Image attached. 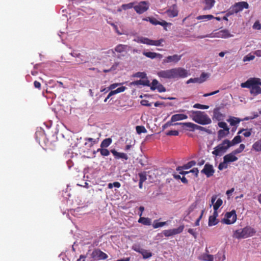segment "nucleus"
<instances>
[{
  "label": "nucleus",
  "mask_w": 261,
  "mask_h": 261,
  "mask_svg": "<svg viewBox=\"0 0 261 261\" xmlns=\"http://www.w3.org/2000/svg\"><path fill=\"white\" fill-rule=\"evenodd\" d=\"M213 113H214V115H213V119H216L217 121L222 120L224 117V115L220 113V109L219 108H215L214 109Z\"/></svg>",
  "instance_id": "nucleus-19"
},
{
  "label": "nucleus",
  "mask_w": 261,
  "mask_h": 261,
  "mask_svg": "<svg viewBox=\"0 0 261 261\" xmlns=\"http://www.w3.org/2000/svg\"><path fill=\"white\" fill-rule=\"evenodd\" d=\"M243 132H244L243 133V135H244V136L246 137H248L250 136L251 135L252 129L251 128L249 129H246L244 128L241 129V130H240L238 132V134H240L242 133Z\"/></svg>",
  "instance_id": "nucleus-36"
},
{
  "label": "nucleus",
  "mask_w": 261,
  "mask_h": 261,
  "mask_svg": "<svg viewBox=\"0 0 261 261\" xmlns=\"http://www.w3.org/2000/svg\"><path fill=\"white\" fill-rule=\"evenodd\" d=\"M181 125H183L184 126H185L188 128H189L190 130H194L196 129L197 124H195V123L191 122H188L181 123Z\"/></svg>",
  "instance_id": "nucleus-34"
},
{
  "label": "nucleus",
  "mask_w": 261,
  "mask_h": 261,
  "mask_svg": "<svg viewBox=\"0 0 261 261\" xmlns=\"http://www.w3.org/2000/svg\"><path fill=\"white\" fill-rule=\"evenodd\" d=\"M215 3V0H204L205 6L204 8V10L211 9L214 6Z\"/></svg>",
  "instance_id": "nucleus-32"
},
{
  "label": "nucleus",
  "mask_w": 261,
  "mask_h": 261,
  "mask_svg": "<svg viewBox=\"0 0 261 261\" xmlns=\"http://www.w3.org/2000/svg\"><path fill=\"white\" fill-rule=\"evenodd\" d=\"M252 148L257 151L261 150V139L253 144Z\"/></svg>",
  "instance_id": "nucleus-38"
},
{
  "label": "nucleus",
  "mask_w": 261,
  "mask_h": 261,
  "mask_svg": "<svg viewBox=\"0 0 261 261\" xmlns=\"http://www.w3.org/2000/svg\"><path fill=\"white\" fill-rule=\"evenodd\" d=\"M166 222H158L157 221H154L152 226L154 228H157L159 227H163L165 225H166Z\"/></svg>",
  "instance_id": "nucleus-44"
},
{
  "label": "nucleus",
  "mask_w": 261,
  "mask_h": 261,
  "mask_svg": "<svg viewBox=\"0 0 261 261\" xmlns=\"http://www.w3.org/2000/svg\"><path fill=\"white\" fill-rule=\"evenodd\" d=\"M188 118V116L186 115L183 114H177L173 115L171 117V121H177L181 120L186 119Z\"/></svg>",
  "instance_id": "nucleus-23"
},
{
  "label": "nucleus",
  "mask_w": 261,
  "mask_h": 261,
  "mask_svg": "<svg viewBox=\"0 0 261 261\" xmlns=\"http://www.w3.org/2000/svg\"><path fill=\"white\" fill-rule=\"evenodd\" d=\"M253 28L254 29H257V30H260L261 29V25H260V23L259 22V21H256L254 23V24L253 25Z\"/></svg>",
  "instance_id": "nucleus-58"
},
{
  "label": "nucleus",
  "mask_w": 261,
  "mask_h": 261,
  "mask_svg": "<svg viewBox=\"0 0 261 261\" xmlns=\"http://www.w3.org/2000/svg\"><path fill=\"white\" fill-rule=\"evenodd\" d=\"M163 233L166 237H169L172 236L171 229L164 230H163Z\"/></svg>",
  "instance_id": "nucleus-55"
},
{
  "label": "nucleus",
  "mask_w": 261,
  "mask_h": 261,
  "mask_svg": "<svg viewBox=\"0 0 261 261\" xmlns=\"http://www.w3.org/2000/svg\"><path fill=\"white\" fill-rule=\"evenodd\" d=\"M112 141L111 138H107L101 142L100 147L101 148H107L112 144Z\"/></svg>",
  "instance_id": "nucleus-30"
},
{
  "label": "nucleus",
  "mask_w": 261,
  "mask_h": 261,
  "mask_svg": "<svg viewBox=\"0 0 261 261\" xmlns=\"http://www.w3.org/2000/svg\"><path fill=\"white\" fill-rule=\"evenodd\" d=\"M164 41V39H160L157 40H153L144 37H140L137 39V42H139L140 43H144V44L153 45L156 46H161L162 43Z\"/></svg>",
  "instance_id": "nucleus-6"
},
{
  "label": "nucleus",
  "mask_w": 261,
  "mask_h": 261,
  "mask_svg": "<svg viewBox=\"0 0 261 261\" xmlns=\"http://www.w3.org/2000/svg\"><path fill=\"white\" fill-rule=\"evenodd\" d=\"M135 4H136V2H130L129 4L122 5L121 7L123 10H126L127 9H131L132 8H134Z\"/></svg>",
  "instance_id": "nucleus-41"
},
{
  "label": "nucleus",
  "mask_w": 261,
  "mask_h": 261,
  "mask_svg": "<svg viewBox=\"0 0 261 261\" xmlns=\"http://www.w3.org/2000/svg\"><path fill=\"white\" fill-rule=\"evenodd\" d=\"M218 126L223 128L222 129H225V130H230V128L227 126V124L225 122L220 121L218 123Z\"/></svg>",
  "instance_id": "nucleus-43"
},
{
  "label": "nucleus",
  "mask_w": 261,
  "mask_h": 261,
  "mask_svg": "<svg viewBox=\"0 0 261 261\" xmlns=\"http://www.w3.org/2000/svg\"><path fill=\"white\" fill-rule=\"evenodd\" d=\"M259 79L257 77H251L246 82L242 83L241 86L242 88L250 89V93L254 95L261 93V88L258 86Z\"/></svg>",
  "instance_id": "nucleus-2"
},
{
  "label": "nucleus",
  "mask_w": 261,
  "mask_h": 261,
  "mask_svg": "<svg viewBox=\"0 0 261 261\" xmlns=\"http://www.w3.org/2000/svg\"><path fill=\"white\" fill-rule=\"evenodd\" d=\"M182 169H185L184 168V166H182V167H178L176 169V170L179 171V173L180 174L185 175V174H187L188 173H189V172L181 171Z\"/></svg>",
  "instance_id": "nucleus-59"
},
{
  "label": "nucleus",
  "mask_w": 261,
  "mask_h": 261,
  "mask_svg": "<svg viewBox=\"0 0 261 261\" xmlns=\"http://www.w3.org/2000/svg\"><path fill=\"white\" fill-rule=\"evenodd\" d=\"M159 92H163L166 91V88L162 85V84H160L158 86L156 87V89Z\"/></svg>",
  "instance_id": "nucleus-54"
},
{
  "label": "nucleus",
  "mask_w": 261,
  "mask_h": 261,
  "mask_svg": "<svg viewBox=\"0 0 261 261\" xmlns=\"http://www.w3.org/2000/svg\"><path fill=\"white\" fill-rule=\"evenodd\" d=\"M184 229V225H180L178 228H173L171 229V232H172V236H175L176 234H179V233L181 232Z\"/></svg>",
  "instance_id": "nucleus-33"
},
{
  "label": "nucleus",
  "mask_w": 261,
  "mask_h": 261,
  "mask_svg": "<svg viewBox=\"0 0 261 261\" xmlns=\"http://www.w3.org/2000/svg\"><path fill=\"white\" fill-rule=\"evenodd\" d=\"M138 252L141 253L143 258H148L152 256V253L148 250L143 249H139L138 250H135Z\"/></svg>",
  "instance_id": "nucleus-24"
},
{
  "label": "nucleus",
  "mask_w": 261,
  "mask_h": 261,
  "mask_svg": "<svg viewBox=\"0 0 261 261\" xmlns=\"http://www.w3.org/2000/svg\"><path fill=\"white\" fill-rule=\"evenodd\" d=\"M71 55L72 57H74L77 59L76 60V62L78 64L86 62V59L85 57L80 53H71Z\"/></svg>",
  "instance_id": "nucleus-22"
},
{
  "label": "nucleus",
  "mask_w": 261,
  "mask_h": 261,
  "mask_svg": "<svg viewBox=\"0 0 261 261\" xmlns=\"http://www.w3.org/2000/svg\"><path fill=\"white\" fill-rule=\"evenodd\" d=\"M225 163H224V161L223 162L220 163L218 165V169L219 170H222L224 168H226L227 167V166L226 165H225Z\"/></svg>",
  "instance_id": "nucleus-56"
},
{
  "label": "nucleus",
  "mask_w": 261,
  "mask_h": 261,
  "mask_svg": "<svg viewBox=\"0 0 261 261\" xmlns=\"http://www.w3.org/2000/svg\"><path fill=\"white\" fill-rule=\"evenodd\" d=\"M181 55H179L177 54H175L171 56H167L164 60V62L165 63H177L181 59Z\"/></svg>",
  "instance_id": "nucleus-16"
},
{
  "label": "nucleus",
  "mask_w": 261,
  "mask_h": 261,
  "mask_svg": "<svg viewBox=\"0 0 261 261\" xmlns=\"http://www.w3.org/2000/svg\"><path fill=\"white\" fill-rule=\"evenodd\" d=\"M139 181L144 182L146 180V174L144 172L139 173Z\"/></svg>",
  "instance_id": "nucleus-51"
},
{
  "label": "nucleus",
  "mask_w": 261,
  "mask_h": 261,
  "mask_svg": "<svg viewBox=\"0 0 261 261\" xmlns=\"http://www.w3.org/2000/svg\"><path fill=\"white\" fill-rule=\"evenodd\" d=\"M135 77H140L141 79H145L147 77L146 74L145 72H137L134 74Z\"/></svg>",
  "instance_id": "nucleus-52"
},
{
  "label": "nucleus",
  "mask_w": 261,
  "mask_h": 261,
  "mask_svg": "<svg viewBox=\"0 0 261 261\" xmlns=\"http://www.w3.org/2000/svg\"><path fill=\"white\" fill-rule=\"evenodd\" d=\"M231 147L229 140H224L221 144L215 147L212 154L216 156H221Z\"/></svg>",
  "instance_id": "nucleus-4"
},
{
  "label": "nucleus",
  "mask_w": 261,
  "mask_h": 261,
  "mask_svg": "<svg viewBox=\"0 0 261 261\" xmlns=\"http://www.w3.org/2000/svg\"><path fill=\"white\" fill-rule=\"evenodd\" d=\"M196 164V162L194 161H191L189 162L187 164L184 165V168L185 169H188L193 167Z\"/></svg>",
  "instance_id": "nucleus-47"
},
{
  "label": "nucleus",
  "mask_w": 261,
  "mask_h": 261,
  "mask_svg": "<svg viewBox=\"0 0 261 261\" xmlns=\"http://www.w3.org/2000/svg\"><path fill=\"white\" fill-rule=\"evenodd\" d=\"M149 8V2L147 1H140L137 5L134 7V9L138 14H142L148 10Z\"/></svg>",
  "instance_id": "nucleus-9"
},
{
  "label": "nucleus",
  "mask_w": 261,
  "mask_h": 261,
  "mask_svg": "<svg viewBox=\"0 0 261 261\" xmlns=\"http://www.w3.org/2000/svg\"><path fill=\"white\" fill-rule=\"evenodd\" d=\"M214 18V17L213 15H211V14H207V15H199L197 17V19L202 20L204 19H207L208 20H211Z\"/></svg>",
  "instance_id": "nucleus-45"
},
{
  "label": "nucleus",
  "mask_w": 261,
  "mask_h": 261,
  "mask_svg": "<svg viewBox=\"0 0 261 261\" xmlns=\"http://www.w3.org/2000/svg\"><path fill=\"white\" fill-rule=\"evenodd\" d=\"M126 87L122 86L115 90L114 91L115 93L117 94L124 91Z\"/></svg>",
  "instance_id": "nucleus-60"
},
{
  "label": "nucleus",
  "mask_w": 261,
  "mask_h": 261,
  "mask_svg": "<svg viewBox=\"0 0 261 261\" xmlns=\"http://www.w3.org/2000/svg\"><path fill=\"white\" fill-rule=\"evenodd\" d=\"M190 172L194 173L195 176L196 177H197L198 175V173H199V170L197 168H194L191 169L190 170Z\"/></svg>",
  "instance_id": "nucleus-62"
},
{
  "label": "nucleus",
  "mask_w": 261,
  "mask_h": 261,
  "mask_svg": "<svg viewBox=\"0 0 261 261\" xmlns=\"http://www.w3.org/2000/svg\"><path fill=\"white\" fill-rule=\"evenodd\" d=\"M100 134H98L97 136L95 138H85V146L88 149H90L93 147L94 145L98 143L99 141V137Z\"/></svg>",
  "instance_id": "nucleus-11"
},
{
  "label": "nucleus",
  "mask_w": 261,
  "mask_h": 261,
  "mask_svg": "<svg viewBox=\"0 0 261 261\" xmlns=\"http://www.w3.org/2000/svg\"><path fill=\"white\" fill-rule=\"evenodd\" d=\"M242 142L241 136L237 135L235 136L233 139L230 141V146L239 144Z\"/></svg>",
  "instance_id": "nucleus-35"
},
{
  "label": "nucleus",
  "mask_w": 261,
  "mask_h": 261,
  "mask_svg": "<svg viewBox=\"0 0 261 261\" xmlns=\"http://www.w3.org/2000/svg\"><path fill=\"white\" fill-rule=\"evenodd\" d=\"M241 121V119L235 117H230L228 118V119H227V121L229 122L230 125L232 126H234L238 125V124H239Z\"/></svg>",
  "instance_id": "nucleus-28"
},
{
  "label": "nucleus",
  "mask_w": 261,
  "mask_h": 261,
  "mask_svg": "<svg viewBox=\"0 0 261 261\" xmlns=\"http://www.w3.org/2000/svg\"><path fill=\"white\" fill-rule=\"evenodd\" d=\"M229 130L220 129L217 132L218 140H220L229 134Z\"/></svg>",
  "instance_id": "nucleus-25"
},
{
  "label": "nucleus",
  "mask_w": 261,
  "mask_h": 261,
  "mask_svg": "<svg viewBox=\"0 0 261 261\" xmlns=\"http://www.w3.org/2000/svg\"><path fill=\"white\" fill-rule=\"evenodd\" d=\"M173 79L185 78L188 76L187 69L182 67L172 68Z\"/></svg>",
  "instance_id": "nucleus-8"
},
{
  "label": "nucleus",
  "mask_w": 261,
  "mask_h": 261,
  "mask_svg": "<svg viewBox=\"0 0 261 261\" xmlns=\"http://www.w3.org/2000/svg\"><path fill=\"white\" fill-rule=\"evenodd\" d=\"M193 107L197 109H207L209 108V106L200 103H195L193 105Z\"/></svg>",
  "instance_id": "nucleus-48"
},
{
  "label": "nucleus",
  "mask_w": 261,
  "mask_h": 261,
  "mask_svg": "<svg viewBox=\"0 0 261 261\" xmlns=\"http://www.w3.org/2000/svg\"><path fill=\"white\" fill-rule=\"evenodd\" d=\"M189 114L193 121L200 125H208L212 122L211 119L204 112L192 110Z\"/></svg>",
  "instance_id": "nucleus-1"
},
{
  "label": "nucleus",
  "mask_w": 261,
  "mask_h": 261,
  "mask_svg": "<svg viewBox=\"0 0 261 261\" xmlns=\"http://www.w3.org/2000/svg\"><path fill=\"white\" fill-rule=\"evenodd\" d=\"M108 186L109 189H112L113 187L118 188L121 187V184L119 182L116 181L113 183H109Z\"/></svg>",
  "instance_id": "nucleus-50"
},
{
  "label": "nucleus",
  "mask_w": 261,
  "mask_h": 261,
  "mask_svg": "<svg viewBox=\"0 0 261 261\" xmlns=\"http://www.w3.org/2000/svg\"><path fill=\"white\" fill-rule=\"evenodd\" d=\"M160 84V83L159 81L156 79H153L152 81V83L150 84V87L151 90H155L156 89V87L158 86V85Z\"/></svg>",
  "instance_id": "nucleus-40"
},
{
  "label": "nucleus",
  "mask_w": 261,
  "mask_h": 261,
  "mask_svg": "<svg viewBox=\"0 0 261 261\" xmlns=\"http://www.w3.org/2000/svg\"><path fill=\"white\" fill-rule=\"evenodd\" d=\"M138 222L145 225H150L151 224V221L150 218L148 217H143L141 216H140Z\"/></svg>",
  "instance_id": "nucleus-26"
},
{
  "label": "nucleus",
  "mask_w": 261,
  "mask_h": 261,
  "mask_svg": "<svg viewBox=\"0 0 261 261\" xmlns=\"http://www.w3.org/2000/svg\"><path fill=\"white\" fill-rule=\"evenodd\" d=\"M237 220V214L234 210L227 212L225 215L223 219H222V223L230 225L236 222Z\"/></svg>",
  "instance_id": "nucleus-7"
},
{
  "label": "nucleus",
  "mask_w": 261,
  "mask_h": 261,
  "mask_svg": "<svg viewBox=\"0 0 261 261\" xmlns=\"http://www.w3.org/2000/svg\"><path fill=\"white\" fill-rule=\"evenodd\" d=\"M217 199V195H214L212 197V203L214 204L213 207L214 210L216 211H218V209L220 207V206L222 204L223 201L221 198H218L216 201L215 202L216 200Z\"/></svg>",
  "instance_id": "nucleus-18"
},
{
  "label": "nucleus",
  "mask_w": 261,
  "mask_h": 261,
  "mask_svg": "<svg viewBox=\"0 0 261 261\" xmlns=\"http://www.w3.org/2000/svg\"><path fill=\"white\" fill-rule=\"evenodd\" d=\"M166 135L168 136H178L179 135V132L178 130H169L166 133Z\"/></svg>",
  "instance_id": "nucleus-53"
},
{
  "label": "nucleus",
  "mask_w": 261,
  "mask_h": 261,
  "mask_svg": "<svg viewBox=\"0 0 261 261\" xmlns=\"http://www.w3.org/2000/svg\"><path fill=\"white\" fill-rule=\"evenodd\" d=\"M245 145L243 144H241L239 147L237 148L236 149L233 150V153L234 154H239L242 152L244 150Z\"/></svg>",
  "instance_id": "nucleus-46"
},
{
  "label": "nucleus",
  "mask_w": 261,
  "mask_h": 261,
  "mask_svg": "<svg viewBox=\"0 0 261 261\" xmlns=\"http://www.w3.org/2000/svg\"><path fill=\"white\" fill-rule=\"evenodd\" d=\"M249 5L245 1L241 2H236L233 5L231 6L228 10V15H232L234 13H237L242 11L244 9H248Z\"/></svg>",
  "instance_id": "nucleus-5"
},
{
  "label": "nucleus",
  "mask_w": 261,
  "mask_h": 261,
  "mask_svg": "<svg viewBox=\"0 0 261 261\" xmlns=\"http://www.w3.org/2000/svg\"><path fill=\"white\" fill-rule=\"evenodd\" d=\"M91 256L94 260H102V259H107L108 257L106 253L99 249H94L91 254Z\"/></svg>",
  "instance_id": "nucleus-10"
},
{
  "label": "nucleus",
  "mask_w": 261,
  "mask_h": 261,
  "mask_svg": "<svg viewBox=\"0 0 261 261\" xmlns=\"http://www.w3.org/2000/svg\"><path fill=\"white\" fill-rule=\"evenodd\" d=\"M204 81V80H202L198 77L196 78H191L187 81V84H189L191 83H202Z\"/></svg>",
  "instance_id": "nucleus-42"
},
{
  "label": "nucleus",
  "mask_w": 261,
  "mask_h": 261,
  "mask_svg": "<svg viewBox=\"0 0 261 261\" xmlns=\"http://www.w3.org/2000/svg\"><path fill=\"white\" fill-rule=\"evenodd\" d=\"M256 230L250 226H246L233 231L232 237L237 239H246L254 236Z\"/></svg>",
  "instance_id": "nucleus-3"
},
{
  "label": "nucleus",
  "mask_w": 261,
  "mask_h": 261,
  "mask_svg": "<svg viewBox=\"0 0 261 261\" xmlns=\"http://www.w3.org/2000/svg\"><path fill=\"white\" fill-rule=\"evenodd\" d=\"M144 80H139L135 81L134 84L136 85H143L144 86H150V83L149 80L147 79V78H145Z\"/></svg>",
  "instance_id": "nucleus-27"
},
{
  "label": "nucleus",
  "mask_w": 261,
  "mask_h": 261,
  "mask_svg": "<svg viewBox=\"0 0 261 261\" xmlns=\"http://www.w3.org/2000/svg\"><path fill=\"white\" fill-rule=\"evenodd\" d=\"M159 21L153 17H152V19H149V22L154 25L159 24Z\"/></svg>",
  "instance_id": "nucleus-64"
},
{
  "label": "nucleus",
  "mask_w": 261,
  "mask_h": 261,
  "mask_svg": "<svg viewBox=\"0 0 261 261\" xmlns=\"http://www.w3.org/2000/svg\"><path fill=\"white\" fill-rule=\"evenodd\" d=\"M140 103L142 106L150 107L151 106V103H149V101L147 100H142L140 102Z\"/></svg>",
  "instance_id": "nucleus-57"
},
{
  "label": "nucleus",
  "mask_w": 261,
  "mask_h": 261,
  "mask_svg": "<svg viewBox=\"0 0 261 261\" xmlns=\"http://www.w3.org/2000/svg\"><path fill=\"white\" fill-rule=\"evenodd\" d=\"M166 13L169 17L173 18L177 17L178 13H179L177 5H173L171 6L167 10H166Z\"/></svg>",
  "instance_id": "nucleus-13"
},
{
  "label": "nucleus",
  "mask_w": 261,
  "mask_h": 261,
  "mask_svg": "<svg viewBox=\"0 0 261 261\" xmlns=\"http://www.w3.org/2000/svg\"><path fill=\"white\" fill-rule=\"evenodd\" d=\"M232 36L233 35H231L230 32L228 30H226V29L218 32L215 33L214 36V37L222 38H228Z\"/></svg>",
  "instance_id": "nucleus-15"
},
{
  "label": "nucleus",
  "mask_w": 261,
  "mask_h": 261,
  "mask_svg": "<svg viewBox=\"0 0 261 261\" xmlns=\"http://www.w3.org/2000/svg\"><path fill=\"white\" fill-rule=\"evenodd\" d=\"M218 221L216 218L210 216L208 218V226H214L217 224Z\"/></svg>",
  "instance_id": "nucleus-37"
},
{
  "label": "nucleus",
  "mask_w": 261,
  "mask_h": 261,
  "mask_svg": "<svg viewBox=\"0 0 261 261\" xmlns=\"http://www.w3.org/2000/svg\"><path fill=\"white\" fill-rule=\"evenodd\" d=\"M157 75L164 79H173L172 68L160 71L158 72Z\"/></svg>",
  "instance_id": "nucleus-14"
},
{
  "label": "nucleus",
  "mask_w": 261,
  "mask_h": 261,
  "mask_svg": "<svg viewBox=\"0 0 261 261\" xmlns=\"http://www.w3.org/2000/svg\"><path fill=\"white\" fill-rule=\"evenodd\" d=\"M34 86L35 88H37L39 90L41 89V84L39 82H38L37 81H35L34 82Z\"/></svg>",
  "instance_id": "nucleus-61"
},
{
  "label": "nucleus",
  "mask_w": 261,
  "mask_h": 261,
  "mask_svg": "<svg viewBox=\"0 0 261 261\" xmlns=\"http://www.w3.org/2000/svg\"><path fill=\"white\" fill-rule=\"evenodd\" d=\"M236 154L233 153V151L231 153L225 155L223 158L224 163H229L236 161L238 160V158L235 156Z\"/></svg>",
  "instance_id": "nucleus-21"
},
{
  "label": "nucleus",
  "mask_w": 261,
  "mask_h": 261,
  "mask_svg": "<svg viewBox=\"0 0 261 261\" xmlns=\"http://www.w3.org/2000/svg\"><path fill=\"white\" fill-rule=\"evenodd\" d=\"M143 54L145 55V57L152 59L156 58V57H162V55L160 54H157L156 53L151 51H143Z\"/></svg>",
  "instance_id": "nucleus-29"
},
{
  "label": "nucleus",
  "mask_w": 261,
  "mask_h": 261,
  "mask_svg": "<svg viewBox=\"0 0 261 261\" xmlns=\"http://www.w3.org/2000/svg\"><path fill=\"white\" fill-rule=\"evenodd\" d=\"M202 260L214 261V256L211 254H204L201 257Z\"/></svg>",
  "instance_id": "nucleus-39"
},
{
  "label": "nucleus",
  "mask_w": 261,
  "mask_h": 261,
  "mask_svg": "<svg viewBox=\"0 0 261 261\" xmlns=\"http://www.w3.org/2000/svg\"><path fill=\"white\" fill-rule=\"evenodd\" d=\"M97 152H99L100 155L103 156H109L110 154V152L108 150L107 148H98L97 150Z\"/></svg>",
  "instance_id": "nucleus-31"
},
{
  "label": "nucleus",
  "mask_w": 261,
  "mask_h": 261,
  "mask_svg": "<svg viewBox=\"0 0 261 261\" xmlns=\"http://www.w3.org/2000/svg\"><path fill=\"white\" fill-rule=\"evenodd\" d=\"M111 152L113 155L115 159L117 160L119 159H122L127 160L128 158L126 153L118 152L115 149H111Z\"/></svg>",
  "instance_id": "nucleus-17"
},
{
  "label": "nucleus",
  "mask_w": 261,
  "mask_h": 261,
  "mask_svg": "<svg viewBox=\"0 0 261 261\" xmlns=\"http://www.w3.org/2000/svg\"><path fill=\"white\" fill-rule=\"evenodd\" d=\"M215 171V170L213 165L207 163L205 164L204 168L201 170V172L205 175L207 177H210L214 175Z\"/></svg>",
  "instance_id": "nucleus-12"
},
{
  "label": "nucleus",
  "mask_w": 261,
  "mask_h": 261,
  "mask_svg": "<svg viewBox=\"0 0 261 261\" xmlns=\"http://www.w3.org/2000/svg\"><path fill=\"white\" fill-rule=\"evenodd\" d=\"M129 49L128 45L124 44H119L114 48L115 51L118 53H126Z\"/></svg>",
  "instance_id": "nucleus-20"
},
{
  "label": "nucleus",
  "mask_w": 261,
  "mask_h": 261,
  "mask_svg": "<svg viewBox=\"0 0 261 261\" xmlns=\"http://www.w3.org/2000/svg\"><path fill=\"white\" fill-rule=\"evenodd\" d=\"M188 232L190 233V234L195 238L196 239L197 237V234L196 232H195L193 229L189 228L188 229Z\"/></svg>",
  "instance_id": "nucleus-63"
},
{
  "label": "nucleus",
  "mask_w": 261,
  "mask_h": 261,
  "mask_svg": "<svg viewBox=\"0 0 261 261\" xmlns=\"http://www.w3.org/2000/svg\"><path fill=\"white\" fill-rule=\"evenodd\" d=\"M136 131L139 134L145 133L147 132L146 128L143 126H137L136 127Z\"/></svg>",
  "instance_id": "nucleus-49"
}]
</instances>
